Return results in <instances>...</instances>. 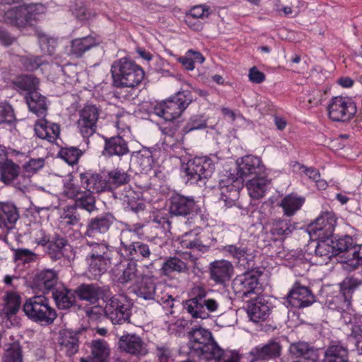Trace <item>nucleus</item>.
I'll return each instance as SVG.
<instances>
[{
    "label": "nucleus",
    "mask_w": 362,
    "mask_h": 362,
    "mask_svg": "<svg viewBox=\"0 0 362 362\" xmlns=\"http://www.w3.org/2000/svg\"><path fill=\"white\" fill-rule=\"evenodd\" d=\"M191 347L206 359L216 362H238L239 354L234 351L224 350L215 341L212 334L202 327L192 329L189 332Z\"/></svg>",
    "instance_id": "1"
},
{
    "label": "nucleus",
    "mask_w": 362,
    "mask_h": 362,
    "mask_svg": "<svg viewBox=\"0 0 362 362\" xmlns=\"http://www.w3.org/2000/svg\"><path fill=\"white\" fill-rule=\"evenodd\" d=\"M114 85L117 88H134L144 78V71L134 61L127 57L115 61L111 66Z\"/></svg>",
    "instance_id": "2"
},
{
    "label": "nucleus",
    "mask_w": 362,
    "mask_h": 362,
    "mask_svg": "<svg viewBox=\"0 0 362 362\" xmlns=\"http://www.w3.org/2000/svg\"><path fill=\"white\" fill-rule=\"evenodd\" d=\"M45 11V7L41 4H23L5 11L0 21L18 28L30 27Z\"/></svg>",
    "instance_id": "3"
},
{
    "label": "nucleus",
    "mask_w": 362,
    "mask_h": 362,
    "mask_svg": "<svg viewBox=\"0 0 362 362\" xmlns=\"http://www.w3.org/2000/svg\"><path fill=\"white\" fill-rule=\"evenodd\" d=\"M192 297L185 300L184 308L194 319H207L210 313L216 312L219 303L213 298H207V292L203 286H194L192 290Z\"/></svg>",
    "instance_id": "4"
},
{
    "label": "nucleus",
    "mask_w": 362,
    "mask_h": 362,
    "mask_svg": "<svg viewBox=\"0 0 362 362\" xmlns=\"http://www.w3.org/2000/svg\"><path fill=\"white\" fill-rule=\"evenodd\" d=\"M192 100L193 97L190 90H180L157 104L153 107V112L165 120L171 122L180 117Z\"/></svg>",
    "instance_id": "5"
},
{
    "label": "nucleus",
    "mask_w": 362,
    "mask_h": 362,
    "mask_svg": "<svg viewBox=\"0 0 362 362\" xmlns=\"http://www.w3.org/2000/svg\"><path fill=\"white\" fill-rule=\"evenodd\" d=\"M134 237L132 231H122L117 253L127 260L134 262L142 259H150L154 252L153 244L134 240Z\"/></svg>",
    "instance_id": "6"
},
{
    "label": "nucleus",
    "mask_w": 362,
    "mask_h": 362,
    "mask_svg": "<svg viewBox=\"0 0 362 362\" xmlns=\"http://www.w3.org/2000/svg\"><path fill=\"white\" fill-rule=\"evenodd\" d=\"M23 309L29 319L42 325L52 324L57 317L55 310L43 296H35L27 299Z\"/></svg>",
    "instance_id": "7"
},
{
    "label": "nucleus",
    "mask_w": 362,
    "mask_h": 362,
    "mask_svg": "<svg viewBox=\"0 0 362 362\" xmlns=\"http://www.w3.org/2000/svg\"><path fill=\"white\" fill-rule=\"evenodd\" d=\"M182 168V176L187 177V182L202 186L205 185L206 180L212 175L215 165L208 157H195L189 160Z\"/></svg>",
    "instance_id": "8"
},
{
    "label": "nucleus",
    "mask_w": 362,
    "mask_h": 362,
    "mask_svg": "<svg viewBox=\"0 0 362 362\" xmlns=\"http://www.w3.org/2000/svg\"><path fill=\"white\" fill-rule=\"evenodd\" d=\"M354 247V240L349 235H345L335 240L330 237L318 241L315 247V255L321 259L322 264H327L333 257L350 251L353 252Z\"/></svg>",
    "instance_id": "9"
},
{
    "label": "nucleus",
    "mask_w": 362,
    "mask_h": 362,
    "mask_svg": "<svg viewBox=\"0 0 362 362\" xmlns=\"http://www.w3.org/2000/svg\"><path fill=\"white\" fill-rule=\"evenodd\" d=\"M105 302L103 312L105 316L114 325H122L129 322L131 316V304L125 295H111L103 300Z\"/></svg>",
    "instance_id": "10"
},
{
    "label": "nucleus",
    "mask_w": 362,
    "mask_h": 362,
    "mask_svg": "<svg viewBox=\"0 0 362 362\" xmlns=\"http://www.w3.org/2000/svg\"><path fill=\"white\" fill-rule=\"evenodd\" d=\"M155 281L151 278H144L137 287L135 293L137 297L146 300H152L167 308H173L175 298L168 293L160 292Z\"/></svg>",
    "instance_id": "11"
},
{
    "label": "nucleus",
    "mask_w": 362,
    "mask_h": 362,
    "mask_svg": "<svg viewBox=\"0 0 362 362\" xmlns=\"http://www.w3.org/2000/svg\"><path fill=\"white\" fill-rule=\"evenodd\" d=\"M259 277V274L254 270L237 275L232 281L233 292L238 297L242 298L257 293L261 288Z\"/></svg>",
    "instance_id": "12"
},
{
    "label": "nucleus",
    "mask_w": 362,
    "mask_h": 362,
    "mask_svg": "<svg viewBox=\"0 0 362 362\" xmlns=\"http://www.w3.org/2000/svg\"><path fill=\"white\" fill-rule=\"evenodd\" d=\"M327 111L332 120L344 122L350 120L356 114V106L351 99L337 96L331 99Z\"/></svg>",
    "instance_id": "13"
},
{
    "label": "nucleus",
    "mask_w": 362,
    "mask_h": 362,
    "mask_svg": "<svg viewBox=\"0 0 362 362\" xmlns=\"http://www.w3.org/2000/svg\"><path fill=\"white\" fill-rule=\"evenodd\" d=\"M117 221L115 216L107 212L90 218L87 223L84 236L98 240L105 236Z\"/></svg>",
    "instance_id": "14"
},
{
    "label": "nucleus",
    "mask_w": 362,
    "mask_h": 362,
    "mask_svg": "<svg viewBox=\"0 0 362 362\" xmlns=\"http://www.w3.org/2000/svg\"><path fill=\"white\" fill-rule=\"evenodd\" d=\"M100 111L95 105H86L79 111L76 126L84 139H88L96 132Z\"/></svg>",
    "instance_id": "15"
},
{
    "label": "nucleus",
    "mask_w": 362,
    "mask_h": 362,
    "mask_svg": "<svg viewBox=\"0 0 362 362\" xmlns=\"http://www.w3.org/2000/svg\"><path fill=\"white\" fill-rule=\"evenodd\" d=\"M117 346L120 352L136 358L145 356L148 353L147 344L140 336L134 333H127L121 336Z\"/></svg>",
    "instance_id": "16"
},
{
    "label": "nucleus",
    "mask_w": 362,
    "mask_h": 362,
    "mask_svg": "<svg viewBox=\"0 0 362 362\" xmlns=\"http://www.w3.org/2000/svg\"><path fill=\"white\" fill-rule=\"evenodd\" d=\"M169 211L171 215L186 217L197 213L198 206L192 197L174 193L169 199Z\"/></svg>",
    "instance_id": "17"
},
{
    "label": "nucleus",
    "mask_w": 362,
    "mask_h": 362,
    "mask_svg": "<svg viewBox=\"0 0 362 362\" xmlns=\"http://www.w3.org/2000/svg\"><path fill=\"white\" fill-rule=\"evenodd\" d=\"M74 291L76 296L81 300L90 304L96 303L100 298L105 300L112 294L109 286H100L97 284H81Z\"/></svg>",
    "instance_id": "18"
},
{
    "label": "nucleus",
    "mask_w": 362,
    "mask_h": 362,
    "mask_svg": "<svg viewBox=\"0 0 362 362\" xmlns=\"http://www.w3.org/2000/svg\"><path fill=\"white\" fill-rule=\"evenodd\" d=\"M282 346L276 339H271L267 343L258 345L249 352L250 362H267L275 360L281 355Z\"/></svg>",
    "instance_id": "19"
},
{
    "label": "nucleus",
    "mask_w": 362,
    "mask_h": 362,
    "mask_svg": "<svg viewBox=\"0 0 362 362\" xmlns=\"http://www.w3.org/2000/svg\"><path fill=\"white\" fill-rule=\"evenodd\" d=\"M315 301L312 291L308 287L296 282L288 292L285 303L292 308H303L312 305Z\"/></svg>",
    "instance_id": "20"
},
{
    "label": "nucleus",
    "mask_w": 362,
    "mask_h": 362,
    "mask_svg": "<svg viewBox=\"0 0 362 362\" xmlns=\"http://www.w3.org/2000/svg\"><path fill=\"white\" fill-rule=\"evenodd\" d=\"M236 175L242 180L250 176L256 177L260 175L264 170V166L259 157L252 155H247L238 159Z\"/></svg>",
    "instance_id": "21"
},
{
    "label": "nucleus",
    "mask_w": 362,
    "mask_h": 362,
    "mask_svg": "<svg viewBox=\"0 0 362 362\" xmlns=\"http://www.w3.org/2000/svg\"><path fill=\"white\" fill-rule=\"evenodd\" d=\"M210 279L217 285L226 286L233 273V264L226 259L215 260L209 264Z\"/></svg>",
    "instance_id": "22"
},
{
    "label": "nucleus",
    "mask_w": 362,
    "mask_h": 362,
    "mask_svg": "<svg viewBox=\"0 0 362 362\" xmlns=\"http://www.w3.org/2000/svg\"><path fill=\"white\" fill-rule=\"evenodd\" d=\"M223 250L228 254L237 263L244 267H252L254 264L255 255L248 245L244 243H237L233 245H226Z\"/></svg>",
    "instance_id": "23"
},
{
    "label": "nucleus",
    "mask_w": 362,
    "mask_h": 362,
    "mask_svg": "<svg viewBox=\"0 0 362 362\" xmlns=\"http://www.w3.org/2000/svg\"><path fill=\"white\" fill-rule=\"evenodd\" d=\"M80 331L64 329L59 332L58 345L59 350L67 357L75 355L79 349Z\"/></svg>",
    "instance_id": "24"
},
{
    "label": "nucleus",
    "mask_w": 362,
    "mask_h": 362,
    "mask_svg": "<svg viewBox=\"0 0 362 362\" xmlns=\"http://www.w3.org/2000/svg\"><path fill=\"white\" fill-rule=\"evenodd\" d=\"M138 265L136 262L128 260L127 264H116L112 270L113 281L122 286H126L136 281L139 277Z\"/></svg>",
    "instance_id": "25"
},
{
    "label": "nucleus",
    "mask_w": 362,
    "mask_h": 362,
    "mask_svg": "<svg viewBox=\"0 0 362 362\" xmlns=\"http://www.w3.org/2000/svg\"><path fill=\"white\" fill-rule=\"evenodd\" d=\"M337 223L335 215L332 212L322 214L313 226V230L317 236L318 241L332 237Z\"/></svg>",
    "instance_id": "26"
},
{
    "label": "nucleus",
    "mask_w": 362,
    "mask_h": 362,
    "mask_svg": "<svg viewBox=\"0 0 362 362\" xmlns=\"http://www.w3.org/2000/svg\"><path fill=\"white\" fill-rule=\"evenodd\" d=\"M117 255L116 252L105 255H95L86 256V261L88 265L89 272L95 279L105 274L113 264Z\"/></svg>",
    "instance_id": "27"
},
{
    "label": "nucleus",
    "mask_w": 362,
    "mask_h": 362,
    "mask_svg": "<svg viewBox=\"0 0 362 362\" xmlns=\"http://www.w3.org/2000/svg\"><path fill=\"white\" fill-rule=\"evenodd\" d=\"M58 284V274L54 269H44L37 273L33 281V288L47 293L53 291Z\"/></svg>",
    "instance_id": "28"
},
{
    "label": "nucleus",
    "mask_w": 362,
    "mask_h": 362,
    "mask_svg": "<svg viewBox=\"0 0 362 362\" xmlns=\"http://www.w3.org/2000/svg\"><path fill=\"white\" fill-rule=\"evenodd\" d=\"M81 186L91 193L109 192L105 175L86 172L79 175Z\"/></svg>",
    "instance_id": "29"
},
{
    "label": "nucleus",
    "mask_w": 362,
    "mask_h": 362,
    "mask_svg": "<svg viewBox=\"0 0 362 362\" xmlns=\"http://www.w3.org/2000/svg\"><path fill=\"white\" fill-rule=\"evenodd\" d=\"M18 218L17 209L9 202L0 203V237L6 238V234L13 228V224Z\"/></svg>",
    "instance_id": "30"
},
{
    "label": "nucleus",
    "mask_w": 362,
    "mask_h": 362,
    "mask_svg": "<svg viewBox=\"0 0 362 362\" xmlns=\"http://www.w3.org/2000/svg\"><path fill=\"white\" fill-rule=\"evenodd\" d=\"M267 229L271 235V238L276 241L284 240L295 230V226L290 221L283 218H273L267 223Z\"/></svg>",
    "instance_id": "31"
},
{
    "label": "nucleus",
    "mask_w": 362,
    "mask_h": 362,
    "mask_svg": "<svg viewBox=\"0 0 362 362\" xmlns=\"http://www.w3.org/2000/svg\"><path fill=\"white\" fill-rule=\"evenodd\" d=\"M129 152L128 143L119 135L105 138V147L103 155L109 157L125 156Z\"/></svg>",
    "instance_id": "32"
},
{
    "label": "nucleus",
    "mask_w": 362,
    "mask_h": 362,
    "mask_svg": "<svg viewBox=\"0 0 362 362\" xmlns=\"http://www.w3.org/2000/svg\"><path fill=\"white\" fill-rule=\"evenodd\" d=\"M35 132L37 137L52 143L56 141L60 134L59 125L49 122L45 119H39L35 124Z\"/></svg>",
    "instance_id": "33"
},
{
    "label": "nucleus",
    "mask_w": 362,
    "mask_h": 362,
    "mask_svg": "<svg viewBox=\"0 0 362 362\" xmlns=\"http://www.w3.org/2000/svg\"><path fill=\"white\" fill-rule=\"evenodd\" d=\"M289 351L295 357L303 358L307 362H317L319 359L318 350L307 342L292 343Z\"/></svg>",
    "instance_id": "34"
},
{
    "label": "nucleus",
    "mask_w": 362,
    "mask_h": 362,
    "mask_svg": "<svg viewBox=\"0 0 362 362\" xmlns=\"http://www.w3.org/2000/svg\"><path fill=\"white\" fill-rule=\"evenodd\" d=\"M52 297L59 309L66 310L71 308L76 303V294L74 290H70L59 285L52 291Z\"/></svg>",
    "instance_id": "35"
},
{
    "label": "nucleus",
    "mask_w": 362,
    "mask_h": 362,
    "mask_svg": "<svg viewBox=\"0 0 362 362\" xmlns=\"http://www.w3.org/2000/svg\"><path fill=\"white\" fill-rule=\"evenodd\" d=\"M247 315L255 322L266 320L271 313L270 306L262 300L250 302L247 308Z\"/></svg>",
    "instance_id": "36"
},
{
    "label": "nucleus",
    "mask_w": 362,
    "mask_h": 362,
    "mask_svg": "<svg viewBox=\"0 0 362 362\" xmlns=\"http://www.w3.org/2000/svg\"><path fill=\"white\" fill-rule=\"evenodd\" d=\"M273 8L279 15L296 17L300 13L303 6L301 0H272Z\"/></svg>",
    "instance_id": "37"
},
{
    "label": "nucleus",
    "mask_w": 362,
    "mask_h": 362,
    "mask_svg": "<svg viewBox=\"0 0 362 362\" xmlns=\"http://www.w3.org/2000/svg\"><path fill=\"white\" fill-rule=\"evenodd\" d=\"M189 270L187 263L176 256L168 257L160 269V274L167 276H171L173 273L188 274Z\"/></svg>",
    "instance_id": "38"
},
{
    "label": "nucleus",
    "mask_w": 362,
    "mask_h": 362,
    "mask_svg": "<svg viewBox=\"0 0 362 362\" xmlns=\"http://www.w3.org/2000/svg\"><path fill=\"white\" fill-rule=\"evenodd\" d=\"M98 42L92 36L77 38L71 41L70 52L71 54L79 58L82 57L86 52L98 47Z\"/></svg>",
    "instance_id": "39"
},
{
    "label": "nucleus",
    "mask_w": 362,
    "mask_h": 362,
    "mask_svg": "<svg viewBox=\"0 0 362 362\" xmlns=\"http://www.w3.org/2000/svg\"><path fill=\"white\" fill-rule=\"evenodd\" d=\"M91 356L86 358L93 362H109L110 347L103 339L93 340L91 342Z\"/></svg>",
    "instance_id": "40"
},
{
    "label": "nucleus",
    "mask_w": 362,
    "mask_h": 362,
    "mask_svg": "<svg viewBox=\"0 0 362 362\" xmlns=\"http://www.w3.org/2000/svg\"><path fill=\"white\" fill-rule=\"evenodd\" d=\"M322 362H349V350L341 344L329 345L325 351Z\"/></svg>",
    "instance_id": "41"
},
{
    "label": "nucleus",
    "mask_w": 362,
    "mask_h": 362,
    "mask_svg": "<svg viewBox=\"0 0 362 362\" xmlns=\"http://www.w3.org/2000/svg\"><path fill=\"white\" fill-rule=\"evenodd\" d=\"M192 235V233L185 235L186 238L181 242L183 247L200 251L202 252H206L209 250L211 245V242L209 238L206 239V235L204 234H199L192 239L190 238Z\"/></svg>",
    "instance_id": "42"
},
{
    "label": "nucleus",
    "mask_w": 362,
    "mask_h": 362,
    "mask_svg": "<svg viewBox=\"0 0 362 362\" xmlns=\"http://www.w3.org/2000/svg\"><path fill=\"white\" fill-rule=\"evenodd\" d=\"M268 184L269 180L260 175L247 180L246 187L250 197L255 199H259L264 196Z\"/></svg>",
    "instance_id": "43"
},
{
    "label": "nucleus",
    "mask_w": 362,
    "mask_h": 362,
    "mask_svg": "<svg viewBox=\"0 0 362 362\" xmlns=\"http://www.w3.org/2000/svg\"><path fill=\"white\" fill-rule=\"evenodd\" d=\"M230 179L221 180L219 182V188L221 190V197L224 202H233L238 195L239 187L234 185L238 183L240 179L237 175Z\"/></svg>",
    "instance_id": "44"
},
{
    "label": "nucleus",
    "mask_w": 362,
    "mask_h": 362,
    "mask_svg": "<svg viewBox=\"0 0 362 362\" xmlns=\"http://www.w3.org/2000/svg\"><path fill=\"white\" fill-rule=\"evenodd\" d=\"M105 177L109 192H112L130 181V175L121 168H115L109 171Z\"/></svg>",
    "instance_id": "45"
},
{
    "label": "nucleus",
    "mask_w": 362,
    "mask_h": 362,
    "mask_svg": "<svg viewBox=\"0 0 362 362\" xmlns=\"http://www.w3.org/2000/svg\"><path fill=\"white\" fill-rule=\"evenodd\" d=\"M30 111L38 117H44L47 112L46 98L37 91H33L25 96Z\"/></svg>",
    "instance_id": "46"
},
{
    "label": "nucleus",
    "mask_w": 362,
    "mask_h": 362,
    "mask_svg": "<svg viewBox=\"0 0 362 362\" xmlns=\"http://www.w3.org/2000/svg\"><path fill=\"white\" fill-rule=\"evenodd\" d=\"M68 240L59 235H54L47 246L46 252L52 260L60 259L64 256V250Z\"/></svg>",
    "instance_id": "47"
},
{
    "label": "nucleus",
    "mask_w": 362,
    "mask_h": 362,
    "mask_svg": "<svg viewBox=\"0 0 362 362\" xmlns=\"http://www.w3.org/2000/svg\"><path fill=\"white\" fill-rule=\"evenodd\" d=\"M13 84L18 92H26L29 95L33 91H36L39 80L33 75H21L13 80Z\"/></svg>",
    "instance_id": "48"
},
{
    "label": "nucleus",
    "mask_w": 362,
    "mask_h": 362,
    "mask_svg": "<svg viewBox=\"0 0 362 362\" xmlns=\"http://www.w3.org/2000/svg\"><path fill=\"white\" fill-rule=\"evenodd\" d=\"M361 285H362V281L354 276L345 278L340 284V292L344 298L346 307L351 305L352 295Z\"/></svg>",
    "instance_id": "49"
},
{
    "label": "nucleus",
    "mask_w": 362,
    "mask_h": 362,
    "mask_svg": "<svg viewBox=\"0 0 362 362\" xmlns=\"http://www.w3.org/2000/svg\"><path fill=\"white\" fill-rule=\"evenodd\" d=\"M20 173V167L7 158L0 167V179L5 184H10L16 180Z\"/></svg>",
    "instance_id": "50"
},
{
    "label": "nucleus",
    "mask_w": 362,
    "mask_h": 362,
    "mask_svg": "<svg viewBox=\"0 0 362 362\" xmlns=\"http://www.w3.org/2000/svg\"><path fill=\"white\" fill-rule=\"evenodd\" d=\"M304 202L305 199L303 197L291 194L286 196L281 200L279 206L282 207L286 216H291L300 209Z\"/></svg>",
    "instance_id": "51"
},
{
    "label": "nucleus",
    "mask_w": 362,
    "mask_h": 362,
    "mask_svg": "<svg viewBox=\"0 0 362 362\" xmlns=\"http://www.w3.org/2000/svg\"><path fill=\"white\" fill-rule=\"evenodd\" d=\"M3 362H23V348L18 341L9 343L2 356Z\"/></svg>",
    "instance_id": "52"
},
{
    "label": "nucleus",
    "mask_w": 362,
    "mask_h": 362,
    "mask_svg": "<svg viewBox=\"0 0 362 362\" xmlns=\"http://www.w3.org/2000/svg\"><path fill=\"white\" fill-rule=\"evenodd\" d=\"M82 248L87 252L86 256H94L95 255H105L115 252L113 247L110 246L104 240L100 243L87 241L86 244L83 245Z\"/></svg>",
    "instance_id": "53"
},
{
    "label": "nucleus",
    "mask_w": 362,
    "mask_h": 362,
    "mask_svg": "<svg viewBox=\"0 0 362 362\" xmlns=\"http://www.w3.org/2000/svg\"><path fill=\"white\" fill-rule=\"evenodd\" d=\"M95 198L93 193L86 190L82 191L75 200V208H80L91 213L97 209Z\"/></svg>",
    "instance_id": "54"
},
{
    "label": "nucleus",
    "mask_w": 362,
    "mask_h": 362,
    "mask_svg": "<svg viewBox=\"0 0 362 362\" xmlns=\"http://www.w3.org/2000/svg\"><path fill=\"white\" fill-rule=\"evenodd\" d=\"M83 152L77 147L69 146L62 148L58 155L68 164L74 165L77 164L79 158L83 155Z\"/></svg>",
    "instance_id": "55"
},
{
    "label": "nucleus",
    "mask_w": 362,
    "mask_h": 362,
    "mask_svg": "<svg viewBox=\"0 0 362 362\" xmlns=\"http://www.w3.org/2000/svg\"><path fill=\"white\" fill-rule=\"evenodd\" d=\"M61 223L66 226L80 225L81 216L74 206H67L61 216Z\"/></svg>",
    "instance_id": "56"
},
{
    "label": "nucleus",
    "mask_w": 362,
    "mask_h": 362,
    "mask_svg": "<svg viewBox=\"0 0 362 362\" xmlns=\"http://www.w3.org/2000/svg\"><path fill=\"white\" fill-rule=\"evenodd\" d=\"M136 163L139 165L142 170L147 171L153 165V159L152 151L148 148H143L137 152L136 155Z\"/></svg>",
    "instance_id": "57"
},
{
    "label": "nucleus",
    "mask_w": 362,
    "mask_h": 362,
    "mask_svg": "<svg viewBox=\"0 0 362 362\" xmlns=\"http://www.w3.org/2000/svg\"><path fill=\"white\" fill-rule=\"evenodd\" d=\"M206 127V122L201 115L192 116L182 129L183 134H186L195 129H202Z\"/></svg>",
    "instance_id": "58"
},
{
    "label": "nucleus",
    "mask_w": 362,
    "mask_h": 362,
    "mask_svg": "<svg viewBox=\"0 0 362 362\" xmlns=\"http://www.w3.org/2000/svg\"><path fill=\"white\" fill-rule=\"evenodd\" d=\"M21 297L14 293H8L5 298V305L8 314H16L20 308L21 303Z\"/></svg>",
    "instance_id": "59"
},
{
    "label": "nucleus",
    "mask_w": 362,
    "mask_h": 362,
    "mask_svg": "<svg viewBox=\"0 0 362 362\" xmlns=\"http://www.w3.org/2000/svg\"><path fill=\"white\" fill-rule=\"evenodd\" d=\"M155 353L158 362L175 361L173 350L167 345H157Z\"/></svg>",
    "instance_id": "60"
},
{
    "label": "nucleus",
    "mask_w": 362,
    "mask_h": 362,
    "mask_svg": "<svg viewBox=\"0 0 362 362\" xmlns=\"http://www.w3.org/2000/svg\"><path fill=\"white\" fill-rule=\"evenodd\" d=\"M21 62L24 69L28 71H33L43 64L42 58L38 56L22 57Z\"/></svg>",
    "instance_id": "61"
},
{
    "label": "nucleus",
    "mask_w": 362,
    "mask_h": 362,
    "mask_svg": "<svg viewBox=\"0 0 362 362\" xmlns=\"http://www.w3.org/2000/svg\"><path fill=\"white\" fill-rule=\"evenodd\" d=\"M81 192L80 187L75 185L71 178L64 183L62 194L69 199L76 200Z\"/></svg>",
    "instance_id": "62"
},
{
    "label": "nucleus",
    "mask_w": 362,
    "mask_h": 362,
    "mask_svg": "<svg viewBox=\"0 0 362 362\" xmlns=\"http://www.w3.org/2000/svg\"><path fill=\"white\" fill-rule=\"evenodd\" d=\"M15 119L12 107L8 104H0V124H11Z\"/></svg>",
    "instance_id": "63"
},
{
    "label": "nucleus",
    "mask_w": 362,
    "mask_h": 362,
    "mask_svg": "<svg viewBox=\"0 0 362 362\" xmlns=\"http://www.w3.org/2000/svg\"><path fill=\"white\" fill-rule=\"evenodd\" d=\"M56 41L46 36L40 38V49L44 55H52L55 50Z\"/></svg>",
    "instance_id": "64"
}]
</instances>
